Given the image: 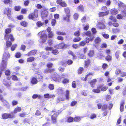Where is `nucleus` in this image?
<instances>
[{
	"mask_svg": "<svg viewBox=\"0 0 126 126\" xmlns=\"http://www.w3.org/2000/svg\"><path fill=\"white\" fill-rule=\"evenodd\" d=\"M10 57V55L9 53L6 52H4L2 60L0 66V70L3 71L7 67V60Z\"/></svg>",
	"mask_w": 126,
	"mask_h": 126,
	"instance_id": "nucleus-1",
	"label": "nucleus"
},
{
	"mask_svg": "<svg viewBox=\"0 0 126 126\" xmlns=\"http://www.w3.org/2000/svg\"><path fill=\"white\" fill-rule=\"evenodd\" d=\"M38 35L39 36V41L40 43H45L47 39V35L44 32V31H42L38 33Z\"/></svg>",
	"mask_w": 126,
	"mask_h": 126,
	"instance_id": "nucleus-2",
	"label": "nucleus"
},
{
	"mask_svg": "<svg viewBox=\"0 0 126 126\" xmlns=\"http://www.w3.org/2000/svg\"><path fill=\"white\" fill-rule=\"evenodd\" d=\"M38 10L35 9L34 10L33 12L29 14L28 18L29 19L35 20V18H37L38 17Z\"/></svg>",
	"mask_w": 126,
	"mask_h": 126,
	"instance_id": "nucleus-3",
	"label": "nucleus"
},
{
	"mask_svg": "<svg viewBox=\"0 0 126 126\" xmlns=\"http://www.w3.org/2000/svg\"><path fill=\"white\" fill-rule=\"evenodd\" d=\"M2 117L3 119H6L9 118H13L15 117V116L13 114V112L11 113H3L2 115Z\"/></svg>",
	"mask_w": 126,
	"mask_h": 126,
	"instance_id": "nucleus-4",
	"label": "nucleus"
},
{
	"mask_svg": "<svg viewBox=\"0 0 126 126\" xmlns=\"http://www.w3.org/2000/svg\"><path fill=\"white\" fill-rule=\"evenodd\" d=\"M52 80L56 82H60L61 81V78L60 75L55 72L51 76Z\"/></svg>",
	"mask_w": 126,
	"mask_h": 126,
	"instance_id": "nucleus-5",
	"label": "nucleus"
},
{
	"mask_svg": "<svg viewBox=\"0 0 126 126\" xmlns=\"http://www.w3.org/2000/svg\"><path fill=\"white\" fill-rule=\"evenodd\" d=\"M12 10L11 9L8 7L5 8L4 10V14L5 15H7L8 18L9 19L12 18V16L11 15Z\"/></svg>",
	"mask_w": 126,
	"mask_h": 126,
	"instance_id": "nucleus-6",
	"label": "nucleus"
},
{
	"mask_svg": "<svg viewBox=\"0 0 126 126\" xmlns=\"http://www.w3.org/2000/svg\"><path fill=\"white\" fill-rule=\"evenodd\" d=\"M47 10L46 8H45L41 12V16L43 20L45 19L48 16V12L47 11Z\"/></svg>",
	"mask_w": 126,
	"mask_h": 126,
	"instance_id": "nucleus-7",
	"label": "nucleus"
},
{
	"mask_svg": "<svg viewBox=\"0 0 126 126\" xmlns=\"http://www.w3.org/2000/svg\"><path fill=\"white\" fill-rule=\"evenodd\" d=\"M96 27L99 29H105V26L103 22H101L99 21L97 22V23L96 26Z\"/></svg>",
	"mask_w": 126,
	"mask_h": 126,
	"instance_id": "nucleus-8",
	"label": "nucleus"
},
{
	"mask_svg": "<svg viewBox=\"0 0 126 126\" xmlns=\"http://www.w3.org/2000/svg\"><path fill=\"white\" fill-rule=\"evenodd\" d=\"M58 115V113L56 112H55L51 116V120L52 123L55 124L57 122V117Z\"/></svg>",
	"mask_w": 126,
	"mask_h": 126,
	"instance_id": "nucleus-9",
	"label": "nucleus"
},
{
	"mask_svg": "<svg viewBox=\"0 0 126 126\" xmlns=\"http://www.w3.org/2000/svg\"><path fill=\"white\" fill-rule=\"evenodd\" d=\"M98 108V109H101V110L104 111L106 110L108 108V106L107 105L104 104L103 105L101 103H99L97 104Z\"/></svg>",
	"mask_w": 126,
	"mask_h": 126,
	"instance_id": "nucleus-10",
	"label": "nucleus"
},
{
	"mask_svg": "<svg viewBox=\"0 0 126 126\" xmlns=\"http://www.w3.org/2000/svg\"><path fill=\"white\" fill-rule=\"evenodd\" d=\"M12 30L11 28H7L5 30V34L4 35V38L6 39H7L8 37L9 34H10Z\"/></svg>",
	"mask_w": 126,
	"mask_h": 126,
	"instance_id": "nucleus-11",
	"label": "nucleus"
},
{
	"mask_svg": "<svg viewBox=\"0 0 126 126\" xmlns=\"http://www.w3.org/2000/svg\"><path fill=\"white\" fill-rule=\"evenodd\" d=\"M85 64L84 67L88 68L89 66L91 65V62L89 58L87 59L84 61Z\"/></svg>",
	"mask_w": 126,
	"mask_h": 126,
	"instance_id": "nucleus-12",
	"label": "nucleus"
},
{
	"mask_svg": "<svg viewBox=\"0 0 126 126\" xmlns=\"http://www.w3.org/2000/svg\"><path fill=\"white\" fill-rule=\"evenodd\" d=\"M66 45L63 42H61L56 46V47L58 49H63L66 46Z\"/></svg>",
	"mask_w": 126,
	"mask_h": 126,
	"instance_id": "nucleus-13",
	"label": "nucleus"
},
{
	"mask_svg": "<svg viewBox=\"0 0 126 126\" xmlns=\"http://www.w3.org/2000/svg\"><path fill=\"white\" fill-rule=\"evenodd\" d=\"M102 87L101 85H99L96 88H94L92 90V92L96 93H100L101 92V88Z\"/></svg>",
	"mask_w": 126,
	"mask_h": 126,
	"instance_id": "nucleus-14",
	"label": "nucleus"
},
{
	"mask_svg": "<svg viewBox=\"0 0 126 126\" xmlns=\"http://www.w3.org/2000/svg\"><path fill=\"white\" fill-rule=\"evenodd\" d=\"M94 73L93 72H89L88 74L86 75L85 78L83 79V80L86 81L87 79H91L92 78V77L93 76Z\"/></svg>",
	"mask_w": 126,
	"mask_h": 126,
	"instance_id": "nucleus-15",
	"label": "nucleus"
},
{
	"mask_svg": "<svg viewBox=\"0 0 126 126\" xmlns=\"http://www.w3.org/2000/svg\"><path fill=\"white\" fill-rule=\"evenodd\" d=\"M37 52V50L35 49L32 50L29 52L27 53L26 54L27 56H32L35 54Z\"/></svg>",
	"mask_w": 126,
	"mask_h": 126,
	"instance_id": "nucleus-16",
	"label": "nucleus"
},
{
	"mask_svg": "<svg viewBox=\"0 0 126 126\" xmlns=\"http://www.w3.org/2000/svg\"><path fill=\"white\" fill-rule=\"evenodd\" d=\"M109 14V11H106L105 12H100L98 14V16L99 17H101L107 15Z\"/></svg>",
	"mask_w": 126,
	"mask_h": 126,
	"instance_id": "nucleus-17",
	"label": "nucleus"
},
{
	"mask_svg": "<svg viewBox=\"0 0 126 126\" xmlns=\"http://www.w3.org/2000/svg\"><path fill=\"white\" fill-rule=\"evenodd\" d=\"M30 82L32 84H35L38 82V80L36 78L32 77L31 79Z\"/></svg>",
	"mask_w": 126,
	"mask_h": 126,
	"instance_id": "nucleus-18",
	"label": "nucleus"
},
{
	"mask_svg": "<svg viewBox=\"0 0 126 126\" xmlns=\"http://www.w3.org/2000/svg\"><path fill=\"white\" fill-rule=\"evenodd\" d=\"M55 71V69L53 68L52 69L47 68L44 70V73L45 74L51 73L54 72Z\"/></svg>",
	"mask_w": 126,
	"mask_h": 126,
	"instance_id": "nucleus-19",
	"label": "nucleus"
},
{
	"mask_svg": "<svg viewBox=\"0 0 126 126\" xmlns=\"http://www.w3.org/2000/svg\"><path fill=\"white\" fill-rule=\"evenodd\" d=\"M4 39L5 40H9V39H10L11 41V42L14 41L15 40V39L13 35L12 34H10L8 35V37L7 39H5L4 37Z\"/></svg>",
	"mask_w": 126,
	"mask_h": 126,
	"instance_id": "nucleus-20",
	"label": "nucleus"
},
{
	"mask_svg": "<svg viewBox=\"0 0 126 126\" xmlns=\"http://www.w3.org/2000/svg\"><path fill=\"white\" fill-rule=\"evenodd\" d=\"M97 81L96 79H94L91 80L90 82H88L89 83H90L91 86L94 88V85L95 84Z\"/></svg>",
	"mask_w": 126,
	"mask_h": 126,
	"instance_id": "nucleus-21",
	"label": "nucleus"
},
{
	"mask_svg": "<svg viewBox=\"0 0 126 126\" xmlns=\"http://www.w3.org/2000/svg\"><path fill=\"white\" fill-rule=\"evenodd\" d=\"M78 11L83 12H84V8L83 6L81 4L79 5L77 8Z\"/></svg>",
	"mask_w": 126,
	"mask_h": 126,
	"instance_id": "nucleus-22",
	"label": "nucleus"
},
{
	"mask_svg": "<svg viewBox=\"0 0 126 126\" xmlns=\"http://www.w3.org/2000/svg\"><path fill=\"white\" fill-rule=\"evenodd\" d=\"M65 96L66 99L68 100L69 99L70 91L69 90H66L65 91Z\"/></svg>",
	"mask_w": 126,
	"mask_h": 126,
	"instance_id": "nucleus-23",
	"label": "nucleus"
},
{
	"mask_svg": "<svg viewBox=\"0 0 126 126\" xmlns=\"http://www.w3.org/2000/svg\"><path fill=\"white\" fill-rule=\"evenodd\" d=\"M56 34L59 36H65L66 35V34L65 32L60 31H57Z\"/></svg>",
	"mask_w": 126,
	"mask_h": 126,
	"instance_id": "nucleus-24",
	"label": "nucleus"
},
{
	"mask_svg": "<svg viewBox=\"0 0 126 126\" xmlns=\"http://www.w3.org/2000/svg\"><path fill=\"white\" fill-rule=\"evenodd\" d=\"M22 110L21 108L19 107H17L14 110L13 112V114L14 113H16L18 112H20Z\"/></svg>",
	"mask_w": 126,
	"mask_h": 126,
	"instance_id": "nucleus-25",
	"label": "nucleus"
},
{
	"mask_svg": "<svg viewBox=\"0 0 126 126\" xmlns=\"http://www.w3.org/2000/svg\"><path fill=\"white\" fill-rule=\"evenodd\" d=\"M110 12L111 14L115 15L118 13V11L117 9L114 8L111 10Z\"/></svg>",
	"mask_w": 126,
	"mask_h": 126,
	"instance_id": "nucleus-26",
	"label": "nucleus"
},
{
	"mask_svg": "<svg viewBox=\"0 0 126 126\" xmlns=\"http://www.w3.org/2000/svg\"><path fill=\"white\" fill-rule=\"evenodd\" d=\"M125 104V102L124 101H122L120 106V110L121 112L124 111V105Z\"/></svg>",
	"mask_w": 126,
	"mask_h": 126,
	"instance_id": "nucleus-27",
	"label": "nucleus"
},
{
	"mask_svg": "<svg viewBox=\"0 0 126 126\" xmlns=\"http://www.w3.org/2000/svg\"><path fill=\"white\" fill-rule=\"evenodd\" d=\"M70 15H66V16L63 18V20H66L67 22H69L70 21Z\"/></svg>",
	"mask_w": 126,
	"mask_h": 126,
	"instance_id": "nucleus-28",
	"label": "nucleus"
},
{
	"mask_svg": "<svg viewBox=\"0 0 126 126\" xmlns=\"http://www.w3.org/2000/svg\"><path fill=\"white\" fill-rule=\"evenodd\" d=\"M94 55V51L93 50H90L88 54V55L90 57H93Z\"/></svg>",
	"mask_w": 126,
	"mask_h": 126,
	"instance_id": "nucleus-29",
	"label": "nucleus"
},
{
	"mask_svg": "<svg viewBox=\"0 0 126 126\" xmlns=\"http://www.w3.org/2000/svg\"><path fill=\"white\" fill-rule=\"evenodd\" d=\"M58 93L62 95L63 94L64 91L63 89L61 88H59L57 90Z\"/></svg>",
	"mask_w": 126,
	"mask_h": 126,
	"instance_id": "nucleus-30",
	"label": "nucleus"
},
{
	"mask_svg": "<svg viewBox=\"0 0 126 126\" xmlns=\"http://www.w3.org/2000/svg\"><path fill=\"white\" fill-rule=\"evenodd\" d=\"M20 24L21 26L24 27H27L28 25L27 22L25 21H21L20 22Z\"/></svg>",
	"mask_w": 126,
	"mask_h": 126,
	"instance_id": "nucleus-31",
	"label": "nucleus"
},
{
	"mask_svg": "<svg viewBox=\"0 0 126 126\" xmlns=\"http://www.w3.org/2000/svg\"><path fill=\"white\" fill-rule=\"evenodd\" d=\"M106 60L108 62L111 61L112 60V56L111 55H108L105 57Z\"/></svg>",
	"mask_w": 126,
	"mask_h": 126,
	"instance_id": "nucleus-32",
	"label": "nucleus"
},
{
	"mask_svg": "<svg viewBox=\"0 0 126 126\" xmlns=\"http://www.w3.org/2000/svg\"><path fill=\"white\" fill-rule=\"evenodd\" d=\"M34 60L35 58L34 57H31L27 59V61L28 62L31 63Z\"/></svg>",
	"mask_w": 126,
	"mask_h": 126,
	"instance_id": "nucleus-33",
	"label": "nucleus"
},
{
	"mask_svg": "<svg viewBox=\"0 0 126 126\" xmlns=\"http://www.w3.org/2000/svg\"><path fill=\"white\" fill-rule=\"evenodd\" d=\"M99 85H101L102 86L101 88V90L102 91H106L108 88V87L106 86H103V85L102 84H100Z\"/></svg>",
	"mask_w": 126,
	"mask_h": 126,
	"instance_id": "nucleus-34",
	"label": "nucleus"
},
{
	"mask_svg": "<svg viewBox=\"0 0 126 126\" xmlns=\"http://www.w3.org/2000/svg\"><path fill=\"white\" fill-rule=\"evenodd\" d=\"M81 118V117L78 116L75 117L73 118L74 121L75 122H79L80 121Z\"/></svg>",
	"mask_w": 126,
	"mask_h": 126,
	"instance_id": "nucleus-35",
	"label": "nucleus"
},
{
	"mask_svg": "<svg viewBox=\"0 0 126 126\" xmlns=\"http://www.w3.org/2000/svg\"><path fill=\"white\" fill-rule=\"evenodd\" d=\"M60 5L61 7H65L67 6V3L65 1H63V0Z\"/></svg>",
	"mask_w": 126,
	"mask_h": 126,
	"instance_id": "nucleus-36",
	"label": "nucleus"
},
{
	"mask_svg": "<svg viewBox=\"0 0 126 126\" xmlns=\"http://www.w3.org/2000/svg\"><path fill=\"white\" fill-rule=\"evenodd\" d=\"M73 118L71 116L68 117L67 122L69 123H71L74 121Z\"/></svg>",
	"mask_w": 126,
	"mask_h": 126,
	"instance_id": "nucleus-37",
	"label": "nucleus"
},
{
	"mask_svg": "<svg viewBox=\"0 0 126 126\" xmlns=\"http://www.w3.org/2000/svg\"><path fill=\"white\" fill-rule=\"evenodd\" d=\"M65 99V98H64L63 96H61L59 97L57 99V100L59 101H64Z\"/></svg>",
	"mask_w": 126,
	"mask_h": 126,
	"instance_id": "nucleus-38",
	"label": "nucleus"
},
{
	"mask_svg": "<svg viewBox=\"0 0 126 126\" xmlns=\"http://www.w3.org/2000/svg\"><path fill=\"white\" fill-rule=\"evenodd\" d=\"M69 81V79H68L64 78L62 80V83L64 84H65L68 83Z\"/></svg>",
	"mask_w": 126,
	"mask_h": 126,
	"instance_id": "nucleus-39",
	"label": "nucleus"
},
{
	"mask_svg": "<svg viewBox=\"0 0 126 126\" xmlns=\"http://www.w3.org/2000/svg\"><path fill=\"white\" fill-rule=\"evenodd\" d=\"M30 3V1L29 0H26L24 1L23 4L24 6H27L29 5Z\"/></svg>",
	"mask_w": 126,
	"mask_h": 126,
	"instance_id": "nucleus-40",
	"label": "nucleus"
},
{
	"mask_svg": "<svg viewBox=\"0 0 126 126\" xmlns=\"http://www.w3.org/2000/svg\"><path fill=\"white\" fill-rule=\"evenodd\" d=\"M81 39V38L80 37H75L73 39V41L74 42H79Z\"/></svg>",
	"mask_w": 126,
	"mask_h": 126,
	"instance_id": "nucleus-41",
	"label": "nucleus"
},
{
	"mask_svg": "<svg viewBox=\"0 0 126 126\" xmlns=\"http://www.w3.org/2000/svg\"><path fill=\"white\" fill-rule=\"evenodd\" d=\"M84 69L83 67H80L79 68L78 70V73L79 74H80L82 73Z\"/></svg>",
	"mask_w": 126,
	"mask_h": 126,
	"instance_id": "nucleus-42",
	"label": "nucleus"
},
{
	"mask_svg": "<svg viewBox=\"0 0 126 126\" xmlns=\"http://www.w3.org/2000/svg\"><path fill=\"white\" fill-rule=\"evenodd\" d=\"M64 11L65 12V14H66V15H69L70 11L69 8H66L64 9Z\"/></svg>",
	"mask_w": 126,
	"mask_h": 126,
	"instance_id": "nucleus-43",
	"label": "nucleus"
},
{
	"mask_svg": "<svg viewBox=\"0 0 126 126\" xmlns=\"http://www.w3.org/2000/svg\"><path fill=\"white\" fill-rule=\"evenodd\" d=\"M6 41V46L8 47H10L12 44L11 41H9L8 40Z\"/></svg>",
	"mask_w": 126,
	"mask_h": 126,
	"instance_id": "nucleus-44",
	"label": "nucleus"
},
{
	"mask_svg": "<svg viewBox=\"0 0 126 126\" xmlns=\"http://www.w3.org/2000/svg\"><path fill=\"white\" fill-rule=\"evenodd\" d=\"M48 38L49 39L52 38L54 36L53 33L52 31H51V32L48 33Z\"/></svg>",
	"mask_w": 126,
	"mask_h": 126,
	"instance_id": "nucleus-45",
	"label": "nucleus"
},
{
	"mask_svg": "<svg viewBox=\"0 0 126 126\" xmlns=\"http://www.w3.org/2000/svg\"><path fill=\"white\" fill-rule=\"evenodd\" d=\"M109 19L110 20H112L113 22H116L117 21V20L116 18L115 17H113L112 16H110Z\"/></svg>",
	"mask_w": 126,
	"mask_h": 126,
	"instance_id": "nucleus-46",
	"label": "nucleus"
},
{
	"mask_svg": "<svg viewBox=\"0 0 126 126\" xmlns=\"http://www.w3.org/2000/svg\"><path fill=\"white\" fill-rule=\"evenodd\" d=\"M14 71H16V73H15V74L17 75L18 74L17 72L20 69V67L19 66H17L15 67L14 69Z\"/></svg>",
	"mask_w": 126,
	"mask_h": 126,
	"instance_id": "nucleus-47",
	"label": "nucleus"
},
{
	"mask_svg": "<svg viewBox=\"0 0 126 126\" xmlns=\"http://www.w3.org/2000/svg\"><path fill=\"white\" fill-rule=\"evenodd\" d=\"M48 88L49 90H52L54 89V85L53 84H49L48 85Z\"/></svg>",
	"mask_w": 126,
	"mask_h": 126,
	"instance_id": "nucleus-48",
	"label": "nucleus"
},
{
	"mask_svg": "<svg viewBox=\"0 0 126 126\" xmlns=\"http://www.w3.org/2000/svg\"><path fill=\"white\" fill-rule=\"evenodd\" d=\"M32 98L33 99H35L37 98L38 97V99L40 98L41 97V96L40 95H38L37 94H34L32 96Z\"/></svg>",
	"mask_w": 126,
	"mask_h": 126,
	"instance_id": "nucleus-49",
	"label": "nucleus"
},
{
	"mask_svg": "<svg viewBox=\"0 0 126 126\" xmlns=\"http://www.w3.org/2000/svg\"><path fill=\"white\" fill-rule=\"evenodd\" d=\"M24 18V16L23 15H20L17 16L16 18L18 20H21Z\"/></svg>",
	"mask_w": 126,
	"mask_h": 126,
	"instance_id": "nucleus-50",
	"label": "nucleus"
},
{
	"mask_svg": "<svg viewBox=\"0 0 126 126\" xmlns=\"http://www.w3.org/2000/svg\"><path fill=\"white\" fill-rule=\"evenodd\" d=\"M27 10L26 8H22L21 9V13L23 14H26L27 13Z\"/></svg>",
	"mask_w": 126,
	"mask_h": 126,
	"instance_id": "nucleus-51",
	"label": "nucleus"
},
{
	"mask_svg": "<svg viewBox=\"0 0 126 126\" xmlns=\"http://www.w3.org/2000/svg\"><path fill=\"white\" fill-rule=\"evenodd\" d=\"M74 35L76 37H79L80 35V31H78L75 32L74 33Z\"/></svg>",
	"mask_w": 126,
	"mask_h": 126,
	"instance_id": "nucleus-52",
	"label": "nucleus"
},
{
	"mask_svg": "<svg viewBox=\"0 0 126 126\" xmlns=\"http://www.w3.org/2000/svg\"><path fill=\"white\" fill-rule=\"evenodd\" d=\"M86 44L85 41L84 40L80 42L79 44V45L80 46H84Z\"/></svg>",
	"mask_w": 126,
	"mask_h": 126,
	"instance_id": "nucleus-53",
	"label": "nucleus"
},
{
	"mask_svg": "<svg viewBox=\"0 0 126 126\" xmlns=\"http://www.w3.org/2000/svg\"><path fill=\"white\" fill-rule=\"evenodd\" d=\"M38 76V79L39 80V81H41L42 82L43 81V77L40 74H37Z\"/></svg>",
	"mask_w": 126,
	"mask_h": 126,
	"instance_id": "nucleus-54",
	"label": "nucleus"
},
{
	"mask_svg": "<svg viewBox=\"0 0 126 126\" xmlns=\"http://www.w3.org/2000/svg\"><path fill=\"white\" fill-rule=\"evenodd\" d=\"M2 101V102L4 106H7L9 105V103L6 101L4 100Z\"/></svg>",
	"mask_w": 126,
	"mask_h": 126,
	"instance_id": "nucleus-55",
	"label": "nucleus"
},
{
	"mask_svg": "<svg viewBox=\"0 0 126 126\" xmlns=\"http://www.w3.org/2000/svg\"><path fill=\"white\" fill-rule=\"evenodd\" d=\"M73 62V61L71 59H68L66 62V64L69 65L72 64Z\"/></svg>",
	"mask_w": 126,
	"mask_h": 126,
	"instance_id": "nucleus-56",
	"label": "nucleus"
},
{
	"mask_svg": "<svg viewBox=\"0 0 126 126\" xmlns=\"http://www.w3.org/2000/svg\"><path fill=\"white\" fill-rule=\"evenodd\" d=\"M36 24L38 27H40L42 26L43 23L41 21H39L37 22Z\"/></svg>",
	"mask_w": 126,
	"mask_h": 126,
	"instance_id": "nucleus-57",
	"label": "nucleus"
},
{
	"mask_svg": "<svg viewBox=\"0 0 126 126\" xmlns=\"http://www.w3.org/2000/svg\"><path fill=\"white\" fill-rule=\"evenodd\" d=\"M56 20L55 19H52L51 22V24L53 26H54L56 24Z\"/></svg>",
	"mask_w": 126,
	"mask_h": 126,
	"instance_id": "nucleus-58",
	"label": "nucleus"
},
{
	"mask_svg": "<svg viewBox=\"0 0 126 126\" xmlns=\"http://www.w3.org/2000/svg\"><path fill=\"white\" fill-rule=\"evenodd\" d=\"M17 45L16 44H14L11 47L12 51H14L15 50L17 47Z\"/></svg>",
	"mask_w": 126,
	"mask_h": 126,
	"instance_id": "nucleus-59",
	"label": "nucleus"
},
{
	"mask_svg": "<svg viewBox=\"0 0 126 126\" xmlns=\"http://www.w3.org/2000/svg\"><path fill=\"white\" fill-rule=\"evenodd\" d=\"M51 52L54 55H57L58 54L59 52L57 49H53L52 50Z\"/></svg>",
	"mask_w": 126,
	"mask_h": 126,
	"instance_id": "nucleus-60",
	"label": "nucleus"
},
{
	"mask_svg": "<svg viewBox=\"0 0 126 126\" xmlns=\"http://www.w3.org/2000/svg\"><path fill=\"white\" fill-rule=\"evenodd\" d=\"M47 43L48 45L51 46L53 44V41L52 39H50L48 40Z\"/></svg>",
	"mask_w": 126,
	"mask_h": 126,
	"instance_id": "nucleus-61",
	"label": "nucleus"
},
{
	"mask_svg": "<svg viewBox=\"0 0 126 126\" xmlns=\"http://www.w3.org/2000/svg\"><path fill=\"white\" fill-rule=\"evenodd\" d=\"M21 8V7L20 6H16L14 7V10L16 11H19Z\"/></svg>",
	"mask_w": 126,
	"mask_h": 126,
	"instance_id": "nucleus-62",
	"label": "nucleus"
},
{
	"mask_svg": "<svg viewBox=\"0 0 126 126\" xmlns=\"http://www.w3.org/2000/svg\"><path fill=\"white\" fill-rule=\"evenodd\" d=\"M101 41V39L99 37H97L96 38L94 41L95 43V44L99 43Z\"/></svg>",
	"mask_w": 126,
	"mask_h": 126,
	"instance_id": "nucleus-63",
	"label": "nucleus"
},
{
	"mask_svg": "<svg viewBox=\"0 0 126 126\" xmlns=\"http://www.w3.org/2000/svg\"><path fill=\"white\" fill-rule=\"evenodd\" d=\"M122 92V94L123 96L126 95V86L123 89Z\"/></svg>",
	"mask_w": 126,
	"mask_h": 126,
	"instance_id": "nucleus-64",
	"label": "nucleus"
}]
</instances>
